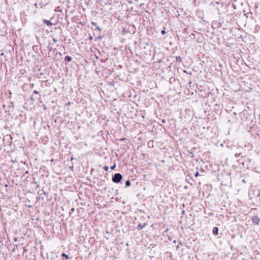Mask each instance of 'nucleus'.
Segmentation results:
<instances>
[{
	"mask_svg": "<svg viewBox=\"0 0 260 260\" xmlns=\"http://www.w3.org/2000/svg\"><path fill=\"white\" fill-rule=\"evenodd\" d=\"M112 179H122V176L120 173H116L114 175L112 176Z\"/></svg>",
	"mask_w": 260,
	"mask_h": 260,
	"instance_id": "3",
	"label": "nucleus"
},
{
	"mask_svg": "<svg viewBox=\"0 0 260 260\" xmlns=\"http://www.w3.org/2000/svg\"><path fill=\"white\" fill-rule=\"evenodd\" d=\"M212 233L214 235H217L218 234V228L217 227H214L213 229Z\"/></svg>",
	"mask_w": 260,
	"mask_h": 260,
	"instance_id": "5",
	"label": "nucleus"
},
{
	"mask_svg": "<svg viewBox=\"0 0 260 260\" xmlns=\"http://www.w3.org/2000/svg\"><path fill=\"white\" fill-rule=\"evenodd\" d=\"M176 60L177 61L181 62L182 58L180 56H176Z\"/></svg>",
	"mask_w": 260,
	"mask_h": 260,
	"instance_id": "8",
	"label": "nucleus"
},
{
	"mask_svg": "<svg viewBox=\"0 0 260 260\" xmlns=\"http://www.w3.org/2000/svg\"><path fill=\"white\" fill-rule=\"evenodd\" d=\"M52 41H53V43H56L57 42V40L56 39L53 38L52 39Z\"/></svg>",
	"mask_w": 260,
	"mask_h": 260,
	"instance_id": "16",
	"label": "nucleus"
},
{
	"mask_svg": "<svg viewBox=\"0 0 260 260\" xmlns=\"http://www.w3.org/2000/svg\"><path fill=\"white\" fill-rule=\"evenodd\" d=\"M161 32L162 35H164V34H165L166 31L164 30H162Z\"/></svg>",
	"mask_w": 260,
	"mask_h": 260,
	"instance_id": "20",
	"label": "nucleus"
},
{
	"mask_svg": "<svg viewBox=\"0 0 260 260\" xmlns=\"http://www.w3.org/2000/svg\"><path fill=\"white\" fill-rule=\"evenodd\" d=\"M73 168H74L73 166H72L70 167V168H71V169H73Z\"/></svg>",
	"mask_w": 260,
	"mask_h": 260,
	"instance_id": "23",
	"label": "nucleus"
},
{
	"mask_svg": "<svg viewBox=\"0 0 260 260\" xmlns=\"http://www.w3.org/2000/svg\"><path fill=\"white\" fill-rule=\"evenodd\" d=\"M116 165L114 164L113 166L111 167V169L113 170L115 168Z\"/></svg>",
	"mask_w": 260,
	"mask_h": 260,
	"instance_id": "17",
	"label": "nucleus"
},
{
	"mask_svg": "<svg viewBox=\"0 0 260 260\" xmlns=\"http://www.w3.org/2000/svg\"><path fill=\"white\" fill-rule=\"evenodd\" d=\"M43 22L48 26H51L53 25L52 23H51L49 20H47L46 19L43 20Z\"/></svg>",
	"mask_w": 260,
	"mask_h": 260,
	"instance_id": "6",
	"label": "nucleus"
},
{
	"mask_svg": "<svg viewBox=\"0 0 260 260\" xmlns=\"http://www.w3.org/2000/svg\"><path fill=\"white\" fill-rule=\"evenodd\" d=\"M146 225V224H143V225H142L141 224H139L137 229L138 230H142Z\"/></svg>",
	"mask_w": 260,
	"mask_h": 260,
	"instance_id": "7",
	"label": "nucleus"
},
{
	"mask_svg": "<svg viewBox=\"0 0 260 260\" xmlns=\"http://www.w3.org/2000/svg\"><path fill=\"white\" fill-rule=\"evenodd\" d=\"M39 194L41 196L43 195V194H46V191H44V190H41L40 191H39Z\"/></svg>",
	"mask_w": 260,
	"mask_h": 260,
	"instance_id": "12",
	"label": "nucleus"
},
{
	"mask_svg": "<svg viewBox=\"0 0 260 260\" xmlns=\"http://www.w3.org/2000/svg\"><path fill=\"white\" fill-rule=\"evenodd\" d=\"M259 221L260 219L257 216H254L252 218V222L256 225H258L259 224Z\"/></svg>",
	"mask_w": 260,
	"mask_h": 260,
	"instance_id": "2",
	"label": "nucleus"
},
{
	"mask_svg": "<svg viewBox=\"0 0 260 260\" xmlns=\"http://www.w3.org/2000/svg\"><path fill=\"white\" fill-rule=\"evenodd\" d=\"M33 93H35V94H38L39 93L38 91H37V90H34Z\"/></svg>",
	"mask_w": 260,
	"mask_h": 260,
	"instance_id": "19",
	"label": "nucleus"
},
{
	"mask_svg": "<svg viewBox=\"0 0 260 260\" xmlns=\"http://www.w3.org/2000/svg\"><path fill=\"white\" fill-rule=\"evenodd\" d=\"M74 211H75L74 208H72L71 209V211H70V213L71 214V212H73Z\"/></svg>",
	"mask_w": 260,
	"mask_h": 260,
	"instance_id": "18",
	"label": "nucleus"
},
{
	"mask_svg": "<svg viewBox=\"0 0 260 260\" xmlns=\"http://www.w3.org/2000/svg\"><path fill=\"white\" fill-rule=\"evenodd\" d=\"M112 180L114 182L118 183H119L121 180Z\"/></svg>",
	"mask_w": 260,
	"mask_h": 260,
	"instance_id": "14",
	"label": "nucleus"
},
{
	"mask_svg": "<svg viewBox=\"0 0 260 260\" xmlns=\"http://www.w3.org/2000/svg\"><path fill=\"white\" fill-rule=\"evenodd\" d=\"M43 199V198H41V197H37V200H40V199Z\"/></svg>",
	"mask_w": 260,
	"mask_h": 260,
	"instance_id": "22",
	"label": "nucleus"
},
{
	"mask_svg": "<svg viewBox=\"0 0 260 260\" xmlns=\"http://www.w3.org/2000/svg\"><path fill=\"white\" fill-rule=\"evenodd\" d=\"M125 186L128 187L131 185V182L129 180H127V181L125 182Z\"/></svg>",
	"mask_w": 260,
	"mask_h": 260,
	"instance_id": "9",
	"label": "nucleus"
},
{
	"mask_svg": "<svg viewBox=\"0 0 260 260\" xmlns=\"http://www.w3.org/2000/svg\"><path fill=\"white\" fill-rule=\"evenodd\" d=\"M91 23L92 25L96 26V28H97L98 29H99V30H101V29H100V27L96 25V23H95V22H91Z\"/></svg>",
	"mask_w": 260,
	"mask_h": 260,
	"instance_id": "11",
	"label": "nucleus"
},
{
	"mask_svg": "<svg viewBox=\"0 0 260 260\" xmlns=\"http://www.w3.org/2000/svg\"><path fill=\"white\" fill-rule=\"evenodd\" d=\"M104 169L106 171H107L108 170H109V167L107 166H104Z\"/></svg>",
	"mask_w": 260,
	"mask_h": 260,
	"instance_id": "15",
	"label": "nucleus"
},
{
	"mask_svg": "<svg viewBox=\"0 0 260 260\" xmlns=\"http://www.w3.org/2000/svg\"><path fill=\"white\" fill-rule=\"evenodd\" d=\"M257 197L260 198V190H259L258 193L257 194Z\"/></svg>",
	"mask_w": 260,
	"mask_h": 260,
	"instance_id": "21",
	"label": "nucleus"
},
{
	"mask_svg": "<svg viewBox=\"0 0 260 260\" xmlns=\"http://www.w3.org/2000/svg\"><path fill=\"white\" fill-rule=\"evenodd\" d=\"M31 99L32 101L35 100V99H34V98H33L32 96H31Z\"/></svg>",
	"mask_w": 260,
	"mask_h": 260,
	"instance_id": "24",
	"label": "nucleus"
},
{
	"mask_svg": "<svg viewBox=\"0 0 260 260\" xmlns=\"http://www.w3.org/2000/svg\"><path fill=\"white\" fill-rule=\"evenodd\" d=\"M61 255H62V257H66V259H69V256L67 254H66V253H62Z\"/></svg>",
	"mask_w": 260,
	"mask_h": 260,
	"instance_id": "13",
	"label": "nucleus"
},
{
	"mask_svg": "<svg viewBox=\"0 0 260 260\" xmlns=\"http://www.w3.org/2000/svg\"><path fill=\"white\" fill-rule=\"evenodd\" d=\"M243 182L244 183H245V180H244V179H243Z\"/></svg>",
	"mask_w": 260,
	"mask_h": 260,
	"instance_id": "25",
	"label": "nucleus"
},
{
	"mask_svg": "<svg viewBox=\"0 0 260 260\" xmlns=\"http://www.w3.org/2000/svg\"><path fill=\"white\" fill-rule=\"evenodd\" d=\"M48 49L49 52L53 50V48L51 44L50 43L48 46Z\"/></svg>",
	"mask_w": 260,
	"mask_h": 260,
	"instance_id": "10",
	"label": "nucleus"
},
{
	"mask_svg": "<svg viewBox=\"0 0 260 260\" xmlns=\"http://www.w3.org/2000/svg\"><path fill=\"white\" fill-rule=\"evenodd\" d=\"M72 59V58L70 56H66L64 58V61L66 62V64L67 63V62H70V61H71Z\"/></svg>",
	"mask_w": 260,
	"mask_h": 260,
	"instance_id": "4",
	"label": "nucleus"
},
{
	"mask_svg": "<svg viewBox=\"0 0 260 260\" xmlns=\"http://www.w3.org/2000/svg\"><path fill=\"white\" fill-rule=\"evenodd\" d=\"M199 174V173L198 171H196L194 172L193 170H190V171H188V176L190 178V179H192L193 177H197Z\"/></svg>",
	"mask_w": 260,
	"mask_h": 260,
	"instance_id": "1",
	"label": "nucleus"
}]
</instances>
